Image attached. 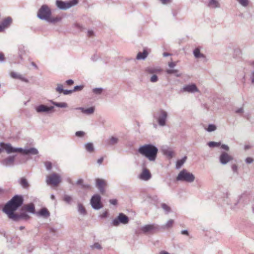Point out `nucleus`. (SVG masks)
Here are the masks:
<instances>
[{
    "label": "nucleus",
    "instance_id": "obj_50",
    "mask_svg": "<svg viewBox=\"0 0 254 254\" xmlns=\"http://www.w3.org/2000/svg\"><path fill=\"white\" fill-rule=\"evenodd\" d=\"M85 134V132L83 131H78L75 132V135L77 137H81Z\"/></svg>",
    "mask_w": 254,
    "mask_h": 254
},
{
    "label": "nucleus",
    "instance_id": "obj_42",
    "mask_svg": "<svg viewBox=\"0 0 254 254\" xmlns=\"http://www.w3.org/2000/svg\"><path fill=\"white\" fill-rule=\"evenodd\" d=\"M207 145L210 147H218L221 145V143L220 142H214V141H210L207 143Z\"/></svg>",
    "mask_w": 254,
    "mask_h": 254
},
{
    "label": "nucleus",
    "instance_id": "obj_61",
    "mask_svg": "<svg viewBox=\"0 0 254 254\" xmlns=\"http://www.w3.org/2000/svg\"><path fill=\"white\" fill-rule=\"evenodd\" d=\"M66 83L68 85H71L73 83V81L72 79H68L66 80Z\"/></svg>",
    "mask_w": 254,
    "mask_h": 254
},
{
    "label": "nucleus",
    "instance_id": "obj_34",
    "mask_svg": "<svg viewBox=\"0 0 254 254\" xmlns=\"http://www.w3.org/2000/svg\"><path fill=\"white\" fill-rule=\"evenodd\" d=\"M19 183L23 188L26 189L29 187L28 183L27 180L24 178H22L20 179Z\"/></svg>",
    "mask_w": 254,
    "mask_h": 254
},
{
    "label": "nucleus",
    "instance_id": "obj_24",
    "mask_svg": "<svg viewBox=\"0 0 254 254\" xmlns=\"http://www.w3.org/2000/svg\"><path fill=\"white\" fill-rule=\"evenodd\" d=\"M161 70L160 69L157 67L151 66L147 67L145 70V72L149 74H155L159 73L161 72Z\"/></svg>",
    "mask_w": 254,
    "mask_h": 254
},
{
    "label": "nucleus",
    "instance_id": "obj_40",
    "mask_svg": "<svg viewBox=\"0 0 254 254\" xmlns=\"http://www.w3.org/2000/svg\"><path fill=\"white\" fill-rule=\"evenodd\" d=\"M90 247L92 250L97 249V250H102V247L101 245L99 243H95L93 245L90 246Z\"/></svg>",
    "mask_w": 254,
    "mask_h": 254
},
{
    "label": "nucleus",
    "instance_id": "obj_55",
    "mask_svg": "<svg viewBox=\"0 0 254 254\" xmlns=\"http://www.w3.org/2000/svg\"><path fill=\"white\" fill-rule=\"evenodd\" d=\"M108 216V212L105 211L100 214V217L102 218H106Z\"/></svg>",
    "mask_w": 254,
    "mask_h": 254
},
{
    "label": "nucleus",
    "instance_id": "obj_15",
    "mask_svg": "<svg viewBox=\"0 0 254 254\" xmlns=\"http://www.w3.org/2000/svg\"><path fill=\"white\" fill-rule=\"evenodd\" d=\"M54 109L53 106L47 107L45 105H40L35 108L36 111L38 113L50 112Z\"/></svg>",
    "mask_w": 254,
    "mask_h": 254
},
{
    "label": "nucleus",
    "instance_id": "obj_51",
    "mask_svg": "<svg viewBox=\"0 0 254 254\" xmlns=\"http://www.w3.org/2000/svg\"><path fill=\"white\" fill-rule=\"evenodd\" d=\"M45 166L48 170H50L52 168V163L50 162H46L45 163Z\"/></svg>",
    "mask_w": 254,
    "mask_h": 254
},
{
    "label": "nucleus",
    "instance_id": "obj_20",
    "mask_svg": "<svg viewBox=\"0 0 254 254\" xmlns=\"http://www.w3.org/2000/svg\"><path fill=\"white\" fill-rule=\"evenodd\" d=\"M96 182V187L98 188L100 192L104 193L105 192L104 187L106 185V182L105 180L100 179H97Z\"/></svg>",
    "mask_w": 254,
    "mask_h": 254
},
{
    "label": "nucleus",
    "instance_id": "obj_32",
    "mask_svg": "<svg viewBox=\"0 0 254 254\" xmlns=\"http://www.w3.org/2000/svg\"><path fill=\"white\" fill-rule=\"evenodd\" d=\"M208 6L213 8L220 7L219 3L216 0H210Z\"/></svg>",
    "mask_w": 254,
    "mask_h": 254
},
{
    "label": "nucleus",
    "instance_id": "obj_45",
    "mask_svg": "<svg viewBox=\"0 0 254 254\" xmlns=\"http://www.w3.org/2000/svg\"><path fill=\"white\" fill-rule=\"evenodd\" d=\"M238 2L243 6L246 7L249 4L248 0H237Z\"/></svg>",
    "mask_w": 254,
    "mask_h": 254
},
{
    "label": "nucleus",
    "instance_id": "obj_59",
    "mask_svg": "<svg viewBox=\"0 0 254 254\" xmlns=\"http://www.w3.org/2000/svg\"><path fill=\"white\" fill-rule=\"evenodd\" d=\"M176 64L174 62H170L169 63L168 65L171 68H173L176 66Z\"/></svg>",
    "mask_w": 254,
    "mask_h": 254
},
{
    "label": "nucleus",
    "instance_id": "obj_43",
    "mask_svg": "<svg viewBox=\"0 0 254 254\" xmlns=\"http://www.w3.org/2000/svg\"><path fill=\"white\" fill-rule=\"evenodd\" d=\"M174 223V220L170 219L167 222V223L162 226L163 228H169L172 226Z\"/></svg>",
    "mask_w": 254,
    "mask_h": 254
},
{
    "label": "nucleus",
    "instance_id": "obj_36",
    "mask_svg": "<svg viewBox=\"0 0 254 254\" xmlns=\"http://www.w3.org/2000/svg\"><path fill=\"white\" fill-rule=\"evenodd\" d=\"M63 199V200L67 204H70L72 201V197L67 194H64Z\"/></svg>",
    "mask_w": 254,
    "mask_h": 254
},
{
    "label": "nucleus",
    "instance_id": "obj_3",
    "mask_svg": "<svg viewBox=\"0 0 254 254\" xmlns=\"http://www.w3.org/2000/svg\"><path fill=\"white\" fill-rule=\"evenodd\" d=\"M0 145L3 147L7 153L10 154L14 152H20L24 155H36L38 154V150L35 148H29L23 149L22 148L13 147L11 144L9 143H4L0 142Z\"/></svg>",
    "mask_w": 254,
    "mask_h": 254
},
{
    "label": "nucleus",
    "instance_id": "obj_54",
    "mask_svg": "<svg viewBox=\"0 0 254 254\" xmlns=\"http://www.w3.org/2000/svg\"><path fill=\"white\" fill-rule=\"evenodd\" d=\"M221 148L226 151H229V147L228 146V145H226V144H222L221 145Z\"/></svg>",
    "mask_w": 254,
    "mask_h": 254
},
{
    "label": "nucleus",
    "instance_id": "obj_14",
    "mask_svg": "<svg viewBox=\"0 0 254 254\" xmlns=\"http://www.w3.org/2000/svg\"><path fill=\"white\" fill-rule=\"evenodd\" d=\"M181 91L192 93L198 92L199 90L195 84H190L185 85L182 89Z\"/></svg>",
    "mask_w": 254,
    "mask_h": 254
},
{
    "label": "nucleus",
    "instance_id": "obj_60",
    "mask_svg": "<svg viewBox=\"0 0 254 254\" xmlns=\"http://www.w3.org/2000/svg\"><path fill=\"white\" fill-rule=\"evenodd\" d=\"M4 61V55L2 53L0 52V62H2Z\"/></svg>",
    "mask_w": 254,
    "mask_h": 254
},
{
    "label": "nucleus",
    "instance_id": "obj_35",
    "mask_svg": "<svg viewBox=\"0 0 254 254\" xmlns=\"http://www.w3.org/2000/svg\"><path fill=\"white\" fill-rule=\"evenodd\" d=\"M161 208L163 209V210L165 211L166 214H168L169 212H171V207L166 204V203H163L161 204Z\"/></svg>",
    "mask_w": 254,
    "mask_h": 254
},
{
    "label": "nucleus",
    "instance_id": "obj_57",
    "mask_svg": "<svg viewBox=\"0 0 254 254\" xmlns=\"http://www.w3.org/2000/svg\"><path fill=\"white\" fill-rule=\"evenodd\" d=\"M110 204L116 205L117 204V200L116 199H112L109 200Z\"/></svg>",
    "mask_w": 254,
    "mask_h": 254
},
{
    "label": "nucleus",
    "instance_id": "obj_53",
    "mask_svg": "<svg viewBox=\"0 0 254 254\" xmlns=\"http://www.w3.org/2000/svg\"><path fill=\"white\" fill-rule=\"evenodd\" d=\"M236 113L239 114H242L244 113V109L243 107H241L236 110Z\"/></svg>",
    "mask_w": 254,
    "mask_h": 254
},
{
    "label": "nucleus",
    "instance_id": "obj_29",
    "mask_svg": "<svg viewBox=\"0 0 254 254\" xmlns=\"http://www.w3.org/2000/svg\"><path fill=\"white\" fill-rule=\"evenodd\" d=\"M163 152V154L169 158H171L174 156V152L169 148L164 149Z\"/></svg>",
    "mask_w": 254,
    "mask_h": 254
},
{
    "label": "nucleus",
    "instance_id": "obj_41",
    "mask_svg": "<svg viewBox=\"0 0 254 254\" xmlns=\"http://www.w3.org/2000/svg\"><path fill=\"white\" fill-rule=\"evenodd\" d=\"M217 128L216 126L213 124H210L208 125L207 128H205L206 130L208 132H212L215 131Z\"/></svg>",
    "mask_w": 254,
    "mask_h": 254
},
{
    "label": "nucleus",
    "instance_id": "obj_46",
    "mask_svg": "<svg viewBox=\"0 0 254 254\" xmlns=\"http://www.w3.org/2000/svg\"><path fill=\"white\" fill-rule=\"evenodd\" d=\"M63 85L61 84H58L57 87L56 88V91L59 93H62L64 91Z\"/></svg>",
    "mask_w": 254,
    "mask_h": 254
},
{
    "label": "nucleus",
    "instance_id": "obj_6",
    "mask_svg": "<svg viewBox=\"0 0 254 254\" xmlns=\"http://www.w3.org/2000/svg\"><path fill=\"white\" fill-rule=\"evenodd\" d=\"M194 176L185 169L182 170L176 177L177 181L186 182L187 183H192L194 181Z\"/></svg>",
    "mask_w": 254,
    "mask_h": 254
},
{
    "label": "nucleus",
    "instance_id": "obj_22",
    "mask_svg": "<svg viewBox=\"0 0 254 254\" xmlns=\"http://www.w3.org/2000/svg\"><path fill=\"white\" fill-rule=\"evenodd\" d=\"M10 75L11 78L14 79H18L21 80L22 81H24L25 82H28V80L24 77L21 74H20L19 73L14 72V71H11L10 73Z\"/></svg>",
    "mask_w": 254,
    "mask_h": 254
},
{
    "label": "nucleus",
    "instance_id": "obj_44",
    "mask_svg": "<svg viewBox=\"0 0 254 254\" xmlns=\"http://www.w3.org/2000/svg\"><path fill=\"white\" fill-rule=\"evenodd\" d=\"M25 47L23 45H21L19 47V56L22 58V56L25 54Z\"/></svg>",
    "mask_w": 254,
    "mask_h": 254
},
{
    "label": "nucleus",
    "instance_id": "obj_58",
    "mask_svg": "<svg viewBox=\"0 0 254 254\" xmlns=\"http://www.w3.org/2000/svg\"><path fill=\"white\" fill-rule=\"evenodd\" d=\"M81 187L83 189H90V186L89 185H88V184H84L83 183V184L81 186Z\"/></svg>",
    "mask_w": 254,
    "mask_h": 254
},
{
    "label": "nucleus",
    "instance_id": "obj_7",
    "mask_svg": "<svg viewBox=\"0 0 254 254\" xmlns=\"http://www.w3.org/2000/svg\"><path fill=\"white\" fill-rule=\"evenodd\" d=\"M77 3L78 0H70L67 1L57 0L56 5L59 9L65 10L75 5Z\"/></svg>",
    "mask_w": 254,
    "mask_h": 254
},
{
    "label": "nucleus",
    "instance_id": "obj_63",
    "mask_svg": "<svg viewBox=\"0 0 254 254\" xmlns=\"http://www.w3.org/2000/svg\"><path fill=\"white\" fill-rule=\"evenodd\" d=\"M83 181L82 179H79L76 181V184L82 186V185L83 184Z\"/></svg>",
    "mask_w": 254,
    "mask_h": 254
},
{
    "label": "nucleus",
    "instance_id": "obj_2",
    "mask_svg": "<svg viewBox=\"0 0 254 254\" xmlns=\"http://www.w3.org/2000/svg\"><path fill=\"white\" fill-rule=\"evenodd\" d=\"M158 152L157 147L152 144H144L138 149V152L150 161H154L156 160Z\"/></svg>",
    "mask_w": 254,
    "mask_h": 254
},
{
    "label": "nucleus",
    "instance_id": "obj_21",
    "mask_svg": "<svg viewBox=\"0 0 254 254\" xmlns=\"http://www.w3.org/2000/svg\"><path fill=\"white\" fill-rule=\"evenodd\" d=\"M75 109L77 110H80L82 112V113L87 115H92L94 113L95 111L94 107H91L87 109H84L83 107H77L75 108Z\"/></svg>",
    "mask_w": 254,
    "mask_h": 254
},
{
    "label": "nucleus",
    "instance_id": "obj_1",
    "mask_svg": "<svg viewBox=\"0 0 254 254\" xmlns=\"http://www.w3.org/2000/svg\"><path fill=\"white\" fill-rule=\"evenodd\" d=\"M23 198L21 196L15 195L4 205L2 211L7 214L8 217L13 221L19 219L28 220L30 216L25 210L21 208L19 214L14 213V211L20 207L23 203Z\"/></svg>",
    "mask_w": 254,
    "mask_h": 254
},
{
    "label": "nucleus",
    "instance_id": "obj_38",
    "mask_svg": "<svg viewBox=\"0 0 254 254\" xmlns=\"http://www.w3.org/2000/svg\"><path fill=\"white\" fill-rule=\"evenodd\" d=\"M119 139L117 137L112 136L110 138L108 141V143L110 145H114L118 142Z\"/></svg>",
    "mask_w": 254,
    "mask_h": 254
},
{
    "label": "nucleus",
    "instance_id": "obj_62",
    "mask_svg": "<svg viewBox=\"0 0 254 254\" xmlns=\"http://www.w3.org/2000/svg\"><path fill=\"white\" fill-rule=\"evenodd\" d=\"M94 35V32L92 30L88 31V36L89 37H92Z\"/></svg>",
    "mask_w": 254,
    "mask_h": 254
},
{
    "label": "nucleus",
    "instance_id": "obj_33",
    "mask_svg": "<svg viewBox=\"0 0 254 254\" xmlns=\"http://www.w3.org/2000/svg\"><path fill=\"white\" fill-rule=\"evenodd\" d=\"M187 159V157L185 156L182 159L179 160L176 163V168L177 169H180L182 166L184 164Z\"/></svg>",
    "mask_w": 254,
    "mask_h": 254
},
{
    "label": "nucleus",
    "instance_id": "obj_37",
    "mask_svg": "<svg viewBox=\"0 0 254 254\" xmlns=\"http://www.w3.org/2000/svg\"><path fill=\"white\" fill-rule=\"evenodd\" d=\"M166 72L168 74H175L177 77L181 76V74L179 73V70L177 69H167Z\"/></svg>",
    "mask_w": 254,
    "mask_h": 254
},
{
    "label": "nucleus",
    "instance_id": "obj_4",
    "mask_svg": "<svg viewBox=\"0 0 254 254\" xmlns=\"http://www.w3.org/2000/svg\"><path fill=\"white\" fill-rule=\"evenodd\" d=\"M51 10L47 5H43L39 9L37 17L42 20H45L50 23H56L61 20L60 17H51Z\"/></svg>",
    "mask_w": 254,
    "mask_h": 254
},
{
    "label": "nucleus",
    "instance_id": "obj_30",
    "mask_svg": "<svg viewBox=\"0 0 254 254\" xmlns=\"http://www.w3.org/2000/svg\"><path fill=\"white\" fill-rule=\"evenodd\" d=\"M84 147L86 151L89 153H92L94 150V146L92 143H87L85 144Z\"/></svg>",
    "mask_w": 254,
    "mask_h": 254
},
{
    "label": "nucleus",
    "instance_id": "obj_27",
    "mask_svg": "<svg viewBox=\"0 0 254 254\" xmlns=\"http://www.w3.org/2000/svg\"><path fill=\"white\" fill-rule=\"evenodd\" d=\"M12 22V19L10 17H7L1 22V24L3 26L4 29L8 27Z\"/></svg>",
    "mask_w": 254,
    "mask_h": 254
},
{
    "label": "nucleus",
    "instance_id": "obj_10",
    "mask_svg": "<svg viewBox=\"0 0 254 254\" xmlns=\"http://www.w3.org/2000/svg\"><path fill=\"white\" fill-rule=\"evenodd\" d=\"M128 222V217L124 213H120L117 218L113 220L111 224L113 226L117 227L120 224H127Z\"/></svg>",
    "mask_w": 254,
    "mask_h": 254
},
{
    "label": "nucleus",
    "instance_id": "obj_48",
    "mask_svg": "<svg viewBox=\"0 0 254 254\" xmlns=\"http://www.w3.org/2000/svg\"><path fill=\"white\" fill-rule=\"evenodd\" d=\"M158 77L155 74H154L152 76H151V77H150V81L152 83L156 82L157 81H158Z\"/></svg>",
    "mask_w": 254,
    "mask_h": 254
},
{
    "label": "nucleus",
    "instance_id": "obj_9",
    "mask_svg": "<svg viewBox=\"0 0 254 254\" xmlns=\"http://www.w3.org/2000/svg\"><path fill=\"white\" fill-rule=\"evenodd\" d=\"M46 181L49 185L57 186L61 182V177L58 174L53 173L47 176Z\"/></svg>",
    "mask_w": 254,
    "mask_h": 254
},
{
    "label": "nucleus",
    "instance_id": "obj_56",
    "mask_svg": "<svg viewBox=\"0 0 254 254\" xmlns=\"http://www.w3.org/2000/svg\"><path fill=\"white\" fill-rule=\"evenodd\" d=\"M72 90H64L63 93L64 95H68L72 93Z\"/></svg>",
    "mask_w": 254,
    "mask_h": 254
},
{
    "label": "nucleus",
    "instance_id": "obj_16",
    "mask_svg": "<svg viewBox=\"0 0 254 254\" xmlns=\"http://www.w3.org/2000/svg\"><path fill=\"white\" fill-rule=\"evenodd\" d=\"M193 54L196 59H201L203 63H206L208 61V59L205 55L200 53L199 48H195L193 51Z\"/></svg>",
    "mask_w": 254,
    "mask_h": 254
},
{
    "label": "nucleus",
    "instance_id": "obj_13",
    "mask_svg": "<svg viewBox=\"0 0 254 254\" xmlns=\"http://www.w3.org/2000/svg\"><path fill=\"white\" fill-rule=\"evenodd\" d=\"M158 229V226L154 224L146 225L140 228V230L144 233H152Z\"/></svg>",
    "mask_w": 254,
    "mask_h": 254
},
{
    "label": "nucleus",
    "instance_id": "obj_18",
    "mask_svg": "<svg viewBox=\"0 0 254 254\" xmlns=\"http://www.w3.org/2000/svg\"><path fill=\"white\" fill-rule=\"evenodd\" d=\"M15 160L14 156H10L1 161V164L6 167L11 166L14 165Z\"/></svg>",
    "mask_w": 254,
    "mask_h": 254
},
{
    "label": "nucleus",
    "instance_id": "obj_52",
    "mask_svg": "<svg viewBox=\"0 0 254 254\" xmlns=\"http://www.w3.org/2000/svg\"><path fill=\"white\" fill-rule=\"evenodd\" d=\"M83 87V86L82 85H77V86H75L74 87V89L72 90L73 92H75V91H76L81 90L82 89Z\"/></svg>",
    "mask_w": 254,
    "mask_h": 254
},
{
    "label": "nucleus",
    "instance_id": "obj_5",
    "mask_svg": "<svg viewBox=\"0 0 254 254\" xmlns=\"http://www.w3.org/2000/svg\"><path fill=\"white\" fill-rule=\"evenodd\" d=\"M168 116V112L162 109H159L153 115V118L159 126L161 127L166 126Z\"/></svg>",
    "mask_w": 254,
    "mask_h": 254
},
{
    "label": "nucleus",
    "instance_id": "obj_39",
    "mask_svg": "<svg viewBox=\"0 0 254 254\" xmlns=\"http://www.w3.org/2000/svg\"><path fill=\"white\" fill-rule=\"evenodd\" d=\"M103 91H104V89L101 87L95 88H93L92 90L93 93L94 94L97 95H101Z\"/></svg>",
    "mask_w": 254,
    "mask_h": 254
},
{
    "label": "nucleus",
    "instance_id": "obj_11",
    "mask_svg": "<svg viewBox=\"0 0 254 254\" xmlns=\"http://www.w3.org/2000/svg\"><path fill=\"white\" fill-rule=\"evenodd\" d=\"M101 199V198L99 194H95L91 197L90 204L93 209L99 210L103 207Z\"/></svg>",
    "mask_w": 254,
    "mask_h": 254
},
{
    "label": "nucleus",
    "instance_id": "obj_28",
    "mask_svg": "<svg viewBox=\"0 0 254 254\" xmlns=\"http://www.w3.org/2000/svg\"><path fill=\"white\" fill-rule=\"evenodd\" d=\"M38 214L45 218H47L50 216L49 212L45 208H43L40 209V210L38 212Z\"/></svg>",
    "mask_w": 254,
    "mask_h": 254
},
{
    "label": "nucleus",
    "instance_id": "obj_25",
    "mask_svg": "<svg viewBox=\"0 0 254 254\" xmlns=\"http://www.w3.org/2000/svg\"><path fill=\"white\" fill-rule=\"evenodd\" d=\"M77 211L78 213L82 216H85L87 214V212L85 207L83 204L80 203H78L77 204Z\"/></svg>",
    "mask_w": 254,
    "mask_h": 254
},
{
    "label": "nucleus",
    "instance_id": "obj_47",
    "mask_svg": "<svg viewBox=\"0 0 254 254\" xmlns=\"http://www.w3.org/2000/svg\"><path fill=\"white\" fill-rule=\"evenodd\" d=\"M231 169L234 173H235L237 174H238V167L236 164H234L232 165Z\"/></svg>",
    "mask_w": 254,
    "mask_h": 254
},
{
    "label": "nucleus",
    "instance_id": "obj_64",
    "mask_svg": "<svg viewBox=\"0 0 254 254\" xmlns=\"http://www.w3.org/2000/svg\"><path fill=\"white\" fill-rule=\"evenodd\" d=\"M251 78L252 83H254V71L252 72Z\"/></svg>",
    "mask_w": 254,
    "mask_h": 254
},
{
    "label": "nucleus",
    "instance_id": "obj_12",
    "mask_svg": "<svg viewBox=\"0 0 254 254\" xmlns=\"http://www.w3.org/2000/svg\"><path fill=\"white\" fill-rule=\"evenodd\" d=\"M233 157L226 152H222L219 156V161L222 165H226L231 161Z\"/></svg>",
    "mask_w": 254,
    "mask_h": 254
},
{
    "label": "nucleus",
    "instance_id": "obj_26",
    "mask_svg": "<svg viewBox=\"0 0 254 254\" xmlns=\"http://www.w3.org/2000/svg\"><path fill=\"white\" fill-rule=\"evenodd\" d=\"M148 56V53L146 51L144 50L142 53L139 52L136 57V59L138 60H144Z\"/></svg>",
    "mask_w": 254,
    "mask_h": 254
},
{
    "label": "nucleus",
    "instance_id": "obj_17",
    "mask_svg": "<svg viewBox=\"0 0 254 254\" xmlns=\"http://www.w3.org/2000/svg\"><path fill=\"white\" fill-rule=\"evenodd\" d=\"M151 173L146 168H144L142 172L139 175V178L143 181H148L151 179Z\"/></svg>",
    "mask_w": 254,
    "mask_h": 254
},
{
    "label": "nucleus",
    "instance_id": "obj_19",
    "mask_svg": "<svg viewBox=\"0 0 254 254\" xmlns=\"http://www.w3.org/2000/svg\"><path fill=\"white\" fill-rule=\"evenodd\" d=\"M231 50H233V53L232 54H233V56L234 58H236V57L239 56L241 54V49H240V48H239L238 47H237L235 45H231L230 46H229L228 47V52H229V51Z\"/></svg>",
    "mask_w": 254,
    "mask_h": 254
},
{
    "label": "nucleus",
    "instance_id": "obj_31",
    "mask_svg": "<svg viewBox=\"0 0 254 254\" xmlns=\"http://www.w3.org/2000/svg\"><path fill=\"white\" fill-rule=\"evenodd\" d=\"M51 102L54 106L59 108H64L67 107L68 106L67 104L65 102H56L52 101H51Z\"/></svg>",
    "mask_w": 254,
    "mask_h": 254
},
{
    "label": "nucleus",
    "instance_id": "obj_49",
    "mask_svg": "<svg viewBox=\"0 0 254 254\" xmlns=\"http://www.w3.org/2000/svg\"><path fill=\"white\" fill-rule=\"evenodd\" d=\"M254 161V159L252 157H247L245 159V162L248 164H252Z\"/></svg>",
    "mask_w": 254,
    "mask_h": 254
},
{
    "label": "nucleus",
    "instance_id": "obj_8",
    "mask_svg": "<svg viewBox=\"0 0 254 254\" xmlns=\"http://www.w3.org/2000/svg\"><path fill=\"white\" fill-rule=\"evenodd\" d=\"M252 191H246L240 195L237 200V202L234 203V205L232 206L233 209H235L237 207L238 203H244V204L248 203V202L252 198Z\"/></svg>",
    "mask_w": 254,
    "mask_h": 254
},
{
    "label": "nucleus",
    "instance_id": "obj_23",
    "mask_svg": "<svg viewBox=\"0 0 254 254\" xmlns=\"http://www.w3.org/2000/svg\"><path fill=\"white\" fill-rule=\"evenodd\" d=\"M22 208L27 212L33 214L35 213V206L33 203L25 204Z\"/></svg>",
    "mask_w": 254,
    "mask_h": 254
}]
</instances>
